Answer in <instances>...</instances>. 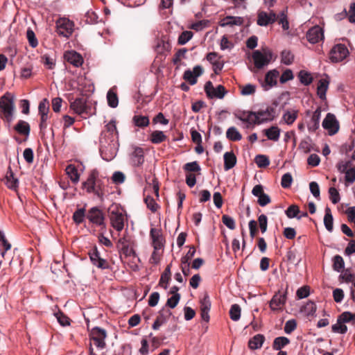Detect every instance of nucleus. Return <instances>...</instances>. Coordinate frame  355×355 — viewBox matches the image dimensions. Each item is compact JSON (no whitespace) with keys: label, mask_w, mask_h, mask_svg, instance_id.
Returning <instances> with one entry per match:
<instances>
[{"label":"nucleus","mask_w":355,"mask_h":355,"mask_svg":"<svg viewBox=\"0 0 355 355\" xmlns=\"http://www.w3.org/2000/svg\"><path fill=\"white\" fill-rule=\"evenodd\" d=\"M99 143L102 158L105 161L112 160L116 157L119 146L115 120L112 119L105 125L101 134Z\"/></svg>","instance_id":"1"},{"label":"nucleus","mask_w":355,"mask_h":355,"mask_svg":"<svg viewBox=\"0 0 355 355\" xmlns=\"http://www.w3.org/2000/svg\"><path fill=\"white\" fill-rule=\"evenodd\" d=\"M83 188L89 193H94L101 200L105 196V185L103 181L99 178L97 169L92 170L86 181L83 182Z\"/></svg>","instance_id":"2"},{"label":"nucleus","mask_w":355,"mask_h":355,"mask_svg":"<svg viewBox=\"0 0 355 355\" xmlns=\"http://www.w3.org/2000/svg\"><path fill=\"white\" fill-rule=\"evenodd\" d=\"M14 112V96L6 92L0 98V116L6 121L10 123L13 120Z\"/></svg>","instance_id":"3"},{"label":"nucleus","mask_w":355,"mask_h":355,"mask_svg":"<svg viewBox=\"0 0 355 355\" xmlns=\"http://www.w3.org/2000/svg\"><path fill=\"white\" fill-rule=\"evenodd\" d=\"M109 218L110 224L114 230L121 232L123 229L125 217L119 207L112 206L109 209Z\"/></svg>","instance_id":"4"},{"label":"nucleus","mask_w":355,"mask_h":355,"mask_svg":"<svg viewBox=\"0 0 355 355\" xmlns=\"http://www.w3.org/2000/svg\"><path fill=\"white\" fill-rule=\"evenodd\" d=\"M272 58V53L270 51L266 50L261 52L257 50L252 53V59L254 66L257 69H261L268 65Z\"/></svg>","instance_id":"5"},{"label":"nucleus","mask_w":355,"mask_h":355,"mask_svg":"<svg viewBox=\"0 0 355 355\" xmlns=\"http://www.w3.org/2000/svg\"><path fill=\"white\" fill-rule=\"evenodd\" d=\"M89 337L98 349H103L105 347V338L107 337V332L105 329L98 327H95L92 329Z\"/></svg>","instance_id":"6"},{"label":"nucleus","mask_w":355,"mask_h":355,"mask_svg":"<svg viewBox=\"0 0 355 355\" xmlns=\"http://www.w3.org/2000/svg\"><path fill=\"white\" fill-rule=\"evenodd\" d=\"M74 24L67 18H60L56 21V32L60 36L69 37L73 31Z\"/></svg>","instance_id":"7"},{"label":"nucleus","mask_w":355,"mask_h":355,"mask_svg":"<svg viewBox=\"0 0 355 355\" xmlns=\"http://www.w3.org/2000/svg\"><path fill=\"white\" fill-rule=\"evenodd\" d=\"M349 55L347 46L343 44H338L333 46L329 53V59L332 62H339Z\"/></svg>","instance_id":"8"},{"label":"nucleus","mask_w":355,"mask_h":355,"mask_svg":"<svg viewBox=\"0 0 355 355\" xmlns=\"http://www.w3.org/2000/svg\"><path fill=\"white\" fill-rule=\"evenodd\" d=\"M255 112V123L257 125L272 121L275 117V109L267 106L265 109H260Z\"/></svg>","instance_id":"9"},{"label":"nucleus","mask_w":355,"mask_h":355,"mask_svg":"<svg viewBox=\"0 0 355 355\" xmlns=\"http://www.w3.org/2000/svg\"><path fill=\"white\" fill-rule=\"evenodd\" d=\"M287 300L286 292L281 293L278 291L276 293L269 302V306L274 312H281L284 309Z\"/></svg>","instance_id":"10"},{"label":"nucleus","mask_w":355,"mask_h":355,"mask_svg":"<svg viewBox=\"0 0 355 355\" xmlns=\"http://www.w3.org/2000/svg\"><path fill=\"white\" fill-rule=\"evenodd\" d=\"M205 92L209 98H216L219 99L223 98L227 92L225 88L221 85L214 87L211 81H208L205 83Z\"/></svg>","instance_id":"11"},{"label":"nucleus","mask_w":355,"mask_h":355,"mask_svg":"<svg viewBox=\"0 0 355 355\" xmlns=\"http://www.w3.org/2000/svg\"><path fill=\"white\" fill-rule=\"evenodd\" d=\"M89 257L92 264L98 268L104 270L110 268L108 261L101 256L97 247H94L89 252Z\"/></svg>","instance_id":"12"},{"label":"nucleus","mask_w":355,"mask_h":355,"mask_svg":"<svg viewBox=\"0 0 355 355\" xmlns=\"http://www.w3.org/2000/svg\"><path fill=\"white\" fill-rule=\"evenodd\" d=\"M277 17V15L272 10L269 12L260 10L257 13V24L260 26H267L275 23Z\"/></svg>","instance_id":"13"},{"label":"nucleus","mask_w":355,"mask_h":355,"mask_svg":"<svg viewBox=\"0 0 355 355\" xmlns=\"http://www.w3.org/2000/svg\"><path fill=\"white\" fill-rule=\"evenodd\" d=\"M87 218L96 226H105V216L96 207H92L87 212Z\"/></svg>","instance_id":"14"},{"label":"nucleus","mask_w":355,"mask_h":355,"mask_svg":"<svg viewBox=\"0 0 355 355\" xmlns=\"http://www.w3.org/2000/svg\"><path fill=\"white\" fill-rule=\"evenodd\" d=\"M322 125L329 135H335L339 130V123L334 114L328 113L322 121Z\"/></svg>","instance_id":"15"},{"label":"nucleus","mask_w":355,"mask_h":355,"mask_svg":"<svg viewBox=\"0 0 355 355\" xmlns=\"http://www.w3.org/2000/svg\"><path fill=\"white\" fill-rule=\"evenodd\" d=\"M234 115L236 119L245 123V128H246L256 125L254 112L238 110L234 113Z\"/></svg>","instance_id":"16"},{"label":"nucleus","mask_w":355,"mask_h":355,"mask_svg":"<svg viewBox=\"0 0 355 355\" xmlns=\"http://www.w3.org/2000/svg\"><path fill=\"white\" fill-rule=\"evenodd\" d=\"M252 194L258 198L257 202L261 207H265L271 202L270 196L263 191V187L261 184L255 185Z\"/></svg>","instance_id":"17"},{"label":"nucleus","mask_w":355,"mask_h":355,"mask_svg":"<svg viewBox=\"0 0 355 355\" xmlns=\"http://www.w3.org/2000/svg\"><path fill=\"white\" fill-rule=\"evenodd\" d=\"M306 38L311 44H316L324 39V32L319 26H315L310 28L306 33Z\"/></svg>","instance_id":"18"},{"label":"nucleus","mask_w":355,"mask_h":355,"mask_svg":"<svg viewBox=\"0 0 355 355\" xmlns=\"http://www.w3.org/2000/svg\"><path fill=\"white\" fill-rule=\"evenodd\" d=\"M203 73V69L200 65H196L193 67V71L187 69L184 71L183 78L189 83L190 85H193L197 83V78L201 76Z\"/></svg>","instance_id":"19"},{"label":"nucleus","mask_w":355,"mask_h":355,"mask_svg":"<svg viewBox=\"0 0 355 355\" xmlns=\"http://www.w3.org/2000/svg\"><path fill=\"white\" fill-rule=\"evenodd\" d=\"M150 236L152 239V243L155 250H162L164 248V238L162 231L157 228H151Z\"/></svg>","instance_id":"20"},{"label":"nucleus","mask_w":355,"mask_h":355,"mask_svg":"<svg viewBox=\"0 0 355 355\" xmlns=\"http://www.w3.org/2000/svg\"><path fill=\"white\" fill-rule=\"evenodd\" d=\"M279 76V71L276 69L269 71L265 77V82L262 84V87L265 91L270 89L277 85V79Z\"/></svg>","instance_id":"21"},{"label":"nucleus","mask_w":355,"mask_h":355,"mask_svg":"<svg viewBox=\"0 0 355 355\" xmlns=\"http://www.w3.org/2000/svg\"><path fill=\"white\" fill-rule=\"evenodd\" d=\"M130 162L134 166H141L144 162V153L143 148L134 147L130 154Z\"/></svg>","instance_id":"22"},{"label":"nucleus","mask_w":355,"mask_h":355,"mask_svg":"<svg viewBox=\"0 0 355 355\" xmlns=\"http://www.w3.org/2000/svg\"><path fill=\"white\" fill-rule=\"evenodd\" d=\"M64 58L69 63L76 67H80L83 63V58L81 55L74 51L65 52Z\"/></svg>","instance_id":"23"},{"label":"nucleus","mask_w":355,"mask_h":355,"mask_svg":"<svg viewBox=\"0 0 355 355\" xmlns=\"http://www.w3.org/2000/svg\"><path fill=\"white\" fill-rule=\"evenodd\" d=\"M243 22H244V19L241 17L227 16L221 20V21L220 23V26L222 27L241 26V25H243Z\"/></svg>","instance_id":"24"},{"label":"nucleus","mask_w":355,"mask_h":355,"mask_svg":"<svg viewBox=\"0 0 355 355\" xmlns=\"http://www.w3.org/2000/svg\"><path fill=\"white\" fill-rule=\"evenodd\" d=\"M321 117V108L318 107L315 112H313L311 121L308 123V129L309 131L314 132L318 129L320 126V120Z\"/></svg>","instance_id":"25"},{"label":"nucleus","mask_w":355,"mask_h":355,"mask_svg":"<svg viewBox=\"0 0 355 355\" xmlns=\"http://www.w3.org/2000/svg\"><path fill=\"white\" fill-rule=\"evenodd\" d=\"M5 179L6 184L9 189L17 190L19 187V180L16 177H15L14 173L10 166L8 167Z\"/></svg>","instance_id":"26"},{"label":"nucleus","mask_w":355,"mask_h":355,"mask_svg":"<svg viewBox=\"0 0 355 355\" xmlns=\"http://www.w3.org/2000/svg\"><path fill=\"white\" fill-rule=\"evenodd\" d=\"M70 107L78 114H82L86 111V102L83 98H78L71 103Z\"/></svg>","instance_id":"27"},{"label":"nucleus","mask_w":355,"mask_h":355,"mask_svg":"<svg viewBox=\"0 0 355 355\" xmlns=\"http://www.w3.org/2000/svg\"><path fill=\"white\" fill-rule=\"evenodd\" d=\"M264 135L267 137L268 139L277 141L279 139L281 130L277 125H272L269 128L263 130Z\"/></svg>","instance_id":"28"},{"label":"nucleus","mask_w":355,"mask_h":355,"mask_svg":"<svg viewBox=\"0 0 355 355\" xmlns=\"http://www.w3.org/2000/svg\"><path fill=\"white\" fill-rule=\"evenodd\" d=\"M224 168L228 171L232 168L236 164V157L233 152H226L224 155Z\"/></svg>","instance_id":"29"},{"label":"nucleus","mask_w":355,"mask_h":355,"mask_svg":"<svg viewBox=\"0 0 355 355\" xmlns=\"http://www.w3.org/2000/svg\"><path fill=\"white\" fill-rule=\"evenodd\" d=\"M324 225L327 230L331 232L334 229V218L331 209L329 207L325 208V214L324 216Z\"/></svg>","instance_id":"30"},{"label":"nucleus","mask_w":355,"mask_h":355,"mask_svg":"<svg viewBox=\"0 0 355 355\" xmlns=\"http://www.w3.org/2000/svg\"><path fill=\"white\" fill-rule=\"evenodd\" d=\"M15 130L21 135L28 136L30 134L31 128L28 122L19 120L15 125Z\"/></svg>","instance_id":"31"},{"label":"nucleus","mask_w":355,"mask_h":355,"mask_svg":"<svg viewBox=\"0 0 355 355\" xmlns=\"http://www.w3.org/2000/svg\"><path fill=\"white\" fill-rule=\"evenodd\" d=\"M329 81L327 79H320L317 87V94L320 99L326 98V92L328 89Z\"/></svg>","instance_id":"32"},{"label":"nucleus","mask_w":355,"mask_h":355,"mask_svg":"<svg viewBox=\"0 0 355 355\" xmlns=\"http://www.w3.org/2000/svg\"><path fill=\"white\" fill-rule=\"evenodd\" d=\"M264 336L261 334L254 336L252 339L250 340L248 345L252 349H257L261 347L264 342Z\"/></svg>","instance_id":"33"},{"label":"nucleus","mask_w":355,"mask_h":355,"mask_svg":"<svg viewBox=\"0 0 355 355\" xmlns=\"http://www.w3.org/2000/svg\"><path fill=\"white\" fill-rule=\"evenodd\" d=\"M226 137L230 141H237L242 139V135L235 127L232 126L227 130Z\"/></svg>","instance_id":"34"},{"label":"nucleus","mask_w":355,"mask_h":355,"mask_svg":"<svg viewBox=\"0 0 355 355\" xmlns=\"http://www.w3.org/2000/svg\"><path fill=\"white\" fill-rule=\"evenodd\" d=\"M66 173L73 183H78L80 180V175L77 168L73 165H69L66 168Z\"/></svg>","instance_id":"35"},{"label":"nucleus","mask_w":355,"mask_h":355,"mask_svg":"<svg viewBox=\"0 0 355 355\" xmlns=\"http://www.w3.org/2000/svg\"><path fill=\"white\" fill-rule=\"evenodd\" d=\"M290 340L284 336H280L275 338L272 344V348L275 350H281L282 348L289 344Z\"/></svg>","instance_id":"36"},{"label":"nucleus","mask_w":355,"mask_h":355,"mask_svg":"<svg viewBox=\"0 0 355 355\" xmlns=\"http://www.w3.org/2000/svg\"><path fill=\"white\" fill-rule=\"evenodd\" d=\"M297 117V111L293 110L291 111L285 112L283 114L282 119L286 124L291 125L296 120Z\"/></svg>","instance_id":"37"},{"label":"nucleus","mask_w":355,"mask_h":355,"mask_svg":"<svg viewBox=\"0 0 355 355\" xmlns=\"http://www.w3.org/2000/svg\"><path fill=\"white\" fill-rule=\"evenodd\" d=\"M347 327L340 320V318L338 317L336 323L331 326V330L334 333L344 334L347 331Z\"/></svg>","instance_id":"38"},{"label":"nucleus","mask_w":355,"mask_h":355,"mask_svg":"<svg viewBox=\"0 0 355 355\" xmlns=\"http://www.w3.org/2000/svg\"><path fill=\"white\" fill-rule=\"evenodd\" d=\"M340 320L343 323H349L355 326V313H352L349 311H345L342 313L340 315Z\"/></svg>","instance_id":"39"},{"label":"nucleus","mask_w":355,"mask_h":355,"mask_svg":"<svg viewBox=\"0 0 355 355\" xmlns=\"http://www.w3.org/2000/svg\"><path fill=\"white\" fill-rule=\"evenodd\" d=\"M107 99L108 105L112 108H115L118 106L119 99L116 94L112 89H110L107 94Z\"/></svg>","instance_id":"40"},{"label":"nucleus","mask_w":355,"mask_h":355,"mask_svg":"<svg viewBox=\"0 0 355 355\" xmlns=\"http://www.w3.org/2000/svg\"><path fill=\"white\" fill-rule=\"evenodd\" d=\"M133 122L136 126L144 128L149 124V119L148 116L141 115H135L133 117Z\"/></svg>","instance_id":"41"},{"label":"nucleus","mask_w":355,"mask_h":355,"mask_svg":"<svg viewBox=\"0 0 355 355\" xmlns=\"http://www.w3.org/2000/svg\"><path fill=\"white\" fill-rule=\"evenodd\" d=\"M166 139V136L162 131L155 130L152 132L150 141L153 144H159Z\"/></svg>","instance_id":"42"},{"label":"nucleus","mask_w":355,"mask_h":355,"mask_svg":"<svg viewBox=\"0 0 355 355\" xmlns=\"http://www.w3.org/2000/svg\"><path fill=\"white\" fill-rule=\"evenodd\" d=\"M317 309L316 304L313 301L308 302L303 306V311L307 316H313Z\"/></svg>","instance_id":"43"},{"label":"nucleus","mask_w":355,"mask_h":355,"mask_svg":"<svg viewBox=\"0 0 355 355\" xmlns=\"http://www.w3.org/2000/svg\"><path fill=\"white\" fill-rule=\"evenodd\" d=\"M230 316L233 321H238L241 318V307L239 304H234L231 306Z\"/></svg>","instance_id":"44"},{"label":"nucleus","mask_w":355,"mask_h":355,"mask_svg":"<svg viewBox=\"0 0 355 355\" xmlns=\"http://www.w3.org/2000/svg\"><path fill=\"white\" fill-rule=\"evenodd\" d=\"M254 162L259 168H264L270 164L268 157L264 155H257L254 158Z\"/></svg>","instance_id":"45"},{"label":"nucleus","mask_w":355,"mask_h":355,"mask_svg":"<svg viewBox=\"0 0 355 355\" xmlns=\"http://www.w3.org/2000/svg\"><path fill=\"white\" fill-rule=\"evenodd\" d=\"M282 62L286 65H290L293 62L294 56L288 50H284L281 54Z\"/></svg>","instance_id":"46"},{"label":"nucleus","mask_w":355,"mask_h":355,"mask_svg":"<svg viewBox=\"0 0 355 355\" xmlns=\"http://www.w3.org/2000/svg\"><path fill=\"white\" fill-rule=\"evenodd\" d=\"M298 77H299L300 81L304 85H309L313 81V78H312L311 73H309L306 71H300L298 74Z\"/></svg>","instance_id":"47"},{"label":"nucleus","mask_w":355,"mask_h":355,"mask_svg":"<svg viewBox=\"0 0 355 355\" xmlns=\"http://www.w3.org/2000/svg\"><path fill=\"white\" fill-rule=\"evenodd\" d=\"M241 94L243 96H249L253 94L256 92V86L252 84H247L243 86H240Z\"/></svg>","instance_id":"48"},{"label":"nucleus","mask_w":355,"mask_h":355,"mask_svg":"<svg viewBox=\"0 0 355 355\" xmlns=\"http://www.w3.org/2000/svg\"><path fill=\"white\" fill-rule=\"evenodd\" d=\"M193 35L191 31H183L178 37V44L180 45L187 44L192 38Z\"/></svg>","instance_id":"49"},{"label":"nucleus","mask_w":355,"mask_h":355,"mask_svg":"<svg viewBox=\"0 0 355 355\" xmlns=\"http://www.w3.org/2000/svg\"><path fill=\"white\" fill-rule=\"evenodd\" d=\"M300 209L297 205H292L288 207V209L285 211L286 215L289 218H293L298 217V214H300Z\"/></svg>","instance_id":"50"},{"label":"nucleus","mask_w":355,"mask_h":355,"mask_svg":"<svg viewBox=\"0 0 355 355\" xmlns=\"http://www.w3.org/2000/svg\"><path fill=\"white\" fill-rule=\"evenodd\" d=\"M345 263L343 257L340 255H336L334 257V269L337 272H340L344 268Z\"/></svg>","instance_id":"51"},{"label":"nucleus","mask_w":355,"mask_h":355,"mask_svg":"<svg viewBox=\"0 0 355 355\" xmlns=\"http://www.w3.org/2000/svg\"><path fill=\"white\" fill-rule=\"evenodd\" d=\"M0 244L4 248V250L1 252V256L4 257L6 252L11 248V245L6 240L3 231L0 230Z\"/></svg>","instance_id":"52"},{"label":"nucleus","mask_w":355,"mask_h":355,"mask_svg":"<svg viewBox=\"0 0 355 355\" xmlns=\"http://www.w3.org/2000/svg\"><path fill=\"white\" fill-rule=\"evenodd\" d=\"M200 310L210 311L211 304L209 297L207 293L200 300Z\"/></svg>","instance_id":"53"},{"label":"nucleus","mask_w":355,"mask_h":355,"mask_svg":"<svg viewBox=\"0 0 355 355\" xmlns=\"http://www.w3.org/2000/svg\"><path fill=\"white\" fill-rule=\"evenodd\" d=\"M85 216V209H83V208L78 209L73 213V219L76 223L80 224L83 221Z\"/></svg>","instance_id":"54"},{"label":"nucleus","mask_w":355,"mask_h":355,"mask_svg":"<svg viewBox=\"0 0 355 355\" xmlns=\"http://www.w3.org/2000/svg\"><path fill=\"white\" fill-rule=\"evenodd\" d=\"M293 182V177L290 173H286L283 175L281 180V185L283 188H289Z\"/></svg>","instance_id":"55"},{"label":"nucleus","mask_w":355,"mask_h":355,"mask_svg":"<svg viewBox=\"0 0 355 355\" xmlns=\"http://www.w3.org/2000/svg\"><path fill=\"white\" fill-rule=\"evenodd\" d=\"M329 198L333 204H337L340 200V195L338 190L334 187H330L329 189Z\"/></svg>","instance_id":"56"},{"label":"nucleus","mask_w":355,"mask_h":355,"mask_svg":"<svg viewBox=\"0 0 355 355\" xmlns=\"http://www.w3.org/2000/svg\"><path fill=\"white\" fill-rule=\"evenodd\" d=\"M286 257L288 261L295 265H298L301 261V259L297 257V253L295 250H289L286 253Z\"/></svg>","instance_id":"57"},{"label":"nucleus","mask_w":355,"mask_h":355,"mask_svg":"<svg viewBox=\"0 0 355 355\" xmlns=\"http://www.w3.org/2000/svg\"><path fill=\"white\" fill-rule=\"evenodd\" d=\"M38 111L40 114H48L49 111V101L46 98H44L39 103Z\"/></svg>","instance_id":"58"},{"label":"nucleus","mask_w":355,"mask_h":355,"mask_svg":"<svg viewBox=\"0 0 355 355\" xmlns=\"http://www.w3.org/2000/svg\"><path fill=\"white\" fill-rule=\"evenodd\" d=\"M259 226L261 232L263 234L267 230L268 227V218L265 214H261L258 217Z\"/></svg>","instance_id":"59"},{"label":"nucleus","mask_w":355,"mask_h":355,"mask_svg":"<svg viewBox=\"0 0 355 355\" xmlns=\"http://www.w3.org/2000/svg\"><path fill=\"white\" fill-rule=\"evenodd\" d=\"M223 224L230 230H234L236 227L234 218L228 215H223L222 217Z\"/></svg>","instance_id":"60"},{"label":"nucleus","mask_w":355,"mask_h":355,"mask_svg":"<svg viewBox=\"0 0 355 355\" xmlns=\"http://www.w3.org/2000/svg\"><path fill=\"white\" fill-rule=\"evenodd\" d=\"M184 169L189 172H198L200 171V166L196 161H194L184 164Z\"/></svg>","instance_id":"61"},{"label":"nucleus","mask_w":355,"mask_h":355,"mask_svg":"<svg viewBox=\"0 0 355 355\" xmlns=\"http://www.w3.org/2000/svg\"><path fill=\"white\" fill-rule=\"evenodd\" d=\"M144 201L147 205V207L151 210L153 212H155L157 211V207H158V205L156 203V202L155 201V200L149 196H147L145 198H144Z\"/></svg>","instance_id":"62"},{"label":"nucleus","mask_w":355,"mask_h":355,"mask_svg":"<svg viewBox=\"0 0 355 355\" xmlns=\"http://www.w3.org/2000/svg\"><path fill=\"white\" fill-rule=\"evenodd\" d=\"M26 36L30 46L33 48L36 47L38 44V42L34 32L32 30L28 29L26 32Z\"/></svg>","instance_id":"63"},{"label":"nucleus","mask_w":355,"mask_h":355,"mask_svg":"<svg viewBox=\"0 0 355 355\" xmlns=\"http://www.w3.org/2000/svg\"><path fill=\"white\" fill-rule=\"evenodd\" d=\"M42 62L44 66L49 69H53L55 65V60L47 55H44L42 57Z\"/></svg>","instance_id":"64"}]
</instances>
